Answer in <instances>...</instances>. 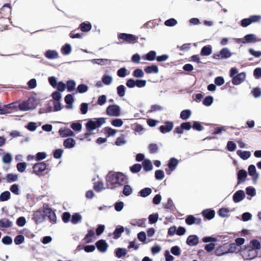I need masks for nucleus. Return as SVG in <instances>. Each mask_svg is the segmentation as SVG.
Returning <instances> with one entry per match:
<instances>
[{
    "instance_id": "1",
    "label": "nucleus",
    "mask_w": 261,
    "mask_h": 261,
    "mask_svg": "<svg viewBox=\"0 0 261 261\" xmlns=\"http://www.w3.org/2000/svg\"><path fill=\"white\" fill-rule=\"evenodd\" d=\"M125 176L121 172H110L106 176V185L108 189L113 190L114 187H110L116 184L122 186L125 182Z\"/></svg>"
},
{
    "instance_id": "2",
    "label": "nucleus",
    "mask_w": 261,
    "mask_h": 261,
    "mask_svg": "<svg viewBox=\"0 0 261 261\" xmlns=\"http://www.w3.org/2000/svg\"><path fill=\"white\" fill-rule=\"evenodd\" d=\"M105 122L106 119L103 117L89 119L86 123L87 132L85 134V138H88V136L92 134L93 130L100 127Z\"/></svg>"
},
{
    "instance_id": "3",
    "label": "nucleus",
    "mask_w": 261,
    "mask_h": 261,
    "mask_svg": "<svg viewBox=\"0 0 261 261\" xmlns=\"http://www.w3.org/2000/svg\"><path fill=\"white\" fill-rule=\"evenodd\" d=\"M42 209L44 211L45 218L47 217L51 223L56 224L57 221L56 210L50 207L48 203H44Z\"/></svg>"
},
{
    "instance_id": "4",
    "label": "nucleus",
    "mask_w": 261,
    "mask_h": 261,
    "mask_svg": "<svg viewBox=\"0 0 261 261\" xmlns=\"http://www.w3.org/2000/svg\"><path fill=\"white\" fill-rule=\"evenodd\" d=\"M48 166L46 161L38 162L33 165L31 173L40 177L43 175L42 172L47 169Z\"/></svg>"
},
{
    "instance_id": "5",
    "label": "nucleus",
    "mask_w": 261,
    "mask_h": 261,
    "mask_svg": "<svg viewBox=\"0 0 261 261\" xmlns=\"http://www.w3.org/2000/svg\"><path fill=\"white\" fill-rule=\"evenodd\" d=\"M257 251L254 250L249 246H246L245 248L240 252V254L245 259H252L255 258L258 255Z\"/></svg>"
},
{
    "instance_id": "6",
    "label": "nucleus",
    "mask_w": 261,
    "mask_h": 261,
    "mask_svg": "<svg viewBox=\"0 0 261 261\" xmlns=\"http://www.w3.org/2000/svg\"><path fill=\"white\" fill-rule=\"evenodd\" d=\"M32 219L36 225L42 223L45 220V216L43 209L39 208L33 212Z\"/></svg>"
},
{
    "instance_id": "7",
    "label": "nucleus",
    "mask_w": 261,
    "mask_h": 261,
    "mask_svg": "<svg viewBox=\"0 0 261 261\" xmlns=\"http://www.w3.org/2000/svg\"><path fill=\"white\" fill-rule=\"evenodd\" d=\"M106 113L110 117H119L121 114L120 107L116 104L109 105L107 108Z\"/></svg>"
},
{
    "instance_id": "8",
    "label": "nucleus",
    "mask_w": 261,
    "mask_h": 261,
    "mask_svg": "<svg viewBox=\"0 0 261 261\" xmlns=\"http://www.w3.org/2000/svg\"><path fill=\"white\" fill-rule=\"evenodd\" d=\"M118 38L129 43H134L138 39V37L135 35L125 33H120L118 36Z\"/></svg>"
},
{
    "instance_id": "9",
    "label": "nucleus",
    "mask_w": 261,
    "mask_h": 261,
    "mask_svg": "<svg viewBox=\"0 0 261 261\" xmlns=\"http://www.w3.org/2000/svg\"><path fill=\"white\" fill-rule=\"evenodd\" d=\"M95 244V248L96 247L97 250L101 253L106 252L109 247V245L106 241L103 239L98 240Z\"/></svg>"
},
{
    "instance_id": "10",
    "label": "nucleus",
    "mask_w": 261,
    "mask_h": 261,
    "mask_svg": "<svg viewBox=\"0 0 261 261\" xmlns=\"http://www.w3.org/2000/svg\"><path fill=\"white\" fill-rule=\"evenodd\" d=\"M59 134L62 138L72 137L75 135L72 130L66 127H61L59 130Z\"/></svg>"
},
{
    "instance_id": "11",
    "label": "nucleus",
    "mask_w": 261,
    "mask_h": 261,
    "mask_svg": "<svg viewBox=\"0 0 261 261\" xmlns=\"http://www.w3.org/2000/svg\"><path fill=\"white\" fill-rule=\"evenodd\" d=\"M173 122L172 121H166L165 122V125L159 127V130L162 134H166L171 132L173 128Z\"/></svg>"
},
{
    "instance_id": "12",
    "label": "nucleus",
    "mask_w": 261,
    "mask_h": 261,
    "mask_svg": "<svg viewBox=\"0 0 261 261\" xmlns=\"http://www.w3.org/2000/svg\"><path fill=\"white\" fill-rule=\"evenodd\" d=\"M53 112H54V108L52 101L50 100L45 103L44 107L39 109L38 114L41 115L43 113H48Z\"/></svg>"
},
{
    "instance_id": "13",
    "label": "nucleus",
    "mask_w": 261,
    "mask_h": 261,
    "mask_svg": "<svg viewBox=\"0 0 261 261\" xmlns=\"http://www.w3.org/2000/svg\"><path fill=\"white\" fill-rule=\"evenodd\" d=\"M248 174L252 177V179L254 183L256 182V181L259 177V174L256 172V169L255 165H250L248 168Z\"/></svg>"
},
{
    "instance_id": "14",
    "label": "nucleus",
    "mask_w": 261,
    "mask_h": 261,
    "mask_svg": "<svg viewBox=\"0 0 261 261\" xmlns=\"http://www.w3.org/2000/svg\"><path fill=\"white\" fill-rule=\"evenodd\" d=\"M245 197V193L242 190H239L236 191L232 196V199L234 202L239 203L243 200Z\"/></svg>"
},
{
    "instance_id": "15",
    "label": "nucleus",
    "mask_w": 261,
    "mask_h": 261,
    "mask_svg": "<svg viewBox=\"0 0 261 261\" xmlns=\"http://www.w3.org/2000/svg\"><path fill=\"white\" fill-rule=\"evenodd\" d=\"M246 77V73L244 72L240 73L234 76L232 79V83L234 85L241 84Z\"/></svg>"
},
{
    "instance_id": "16",
    "label": "nucleus",
    "mask_w": 261,
    "mask_h": 261,
    "mask_svg": "<svg viewBox=\"0 0 261 261\" xmlns=\"http://www.w3.org/2000/svg\"><path fill=\"white\" fill-rule=\"evenodd\" d=\"M64 101L66 103V109H70L73 108V103L74 101V94H68L64 97Z\"/></svg>"
},
{
    "instance_id": "17",
    "label": "nucleus",
    "mask_w": 261,
    "mask_h": 261,
    "mask_svg": "<svg viewBox=\"0 0 261 261\" xmlns=\"http://www.w3.org/2000/svg\"><path fill=\"white\" fill-rule=\"evenodd\" d=\"M247 176V173L244 169H241L237 173V184L240 185L244 182Z\"/></svg>"
},
{
    "instance_id": "18",
    "label": "nucleus",
    "mask_w": 261,
    "mask_h": 261,
    "mask_svg": "<svg viewBox=\"0 0 261 261\" xmlns=\"http://www.w3.org/2000/svg\"><path fill=\"white\" fill-rule=\"evenodd\" d=\"M5 107L9 111V114L17 111L19 110L18 101L17 100L9 104H5Z\"/></svg>"
},
{
    "instance_id": "19",
    "label": "nucleus",
    "mask_w": 261,
    "mask_h": 261,
    "mask_svg": "<svg viewBox=\"0 0 261 261\" xmlns=\"http://www.w3.org/2000/svg\"><path fill=\"white\" fill-rule=\"evenodd\" d=\"M44 56L48 59L54 60L59 57V53L56 50L48 49L44 54Z\"/></svg>"
},
{
    "instance_id": "20",
    "label": "nucleus",
    "mask_w": 261,
    "mask_h": 261,
    "mask_svg": "<svg viewBox=\"0 0 261 261\" xmlns=\"http://www.w3.org/2000/svg\"><path fill=\"white\" fill-rule=\"evenodd\" d=\"M199 238L197 235L189 236L186 241L187 244L190 246H194L198 244Z\"/></svg>"
},
{
    "instance_id": "21",
    "label": "nucleus",
    "mask_w": 261,
    "mask_h": 261,
    "mask_svg": "<svg viewBox=\"0 0 261 261\" xmlns=\"http://www.w3.org/2000/svg\"><path fill=\"white\" fill-rule=\"evenodd\" d=\"M202 214L206 219L210 220L214 218L215 216V212L212 209L207 208L203 210Z\"/></svg>"
},
{
    "instance_id": "22",
    "label": "nucleus",
    "mask_w": 261,
    "mask_h": 261,
    "mask_svg": "<svg viewBox=\"0 0 261 261\" xmlns=\"http://www.w3.org/2000/svg\"><path fill=\"white\" fill-rule=\"evenodd\" d=\"M76 82L74 80L69 79L66 81L65 86L68 92H72L75 90Z\"/></svg>"
},
{
    "instance_id": "23",
    "label": "nucleus",
    "mask_w": 261,
    "mask_h": 261,
    "mask_svg": "<svg viewBox=\"0 0 261 261\" xmlns=\"http://www.w3.org/2000/svg\"><path fill=\"white\" fill-rule=\"evenodd\" d=\"M75 144V140L70 137L65 139L63 142V146L67 149H70L74 147Z\"/></svg>"
},
{
    "instance_id": "24",
    "label": "nucleus",
    "mask_w": 261,
    "mask_h": 261,
    "mask_svg": "<svg viewBox=\"0 0 261 261\" xmlns=\"http://www.w3.org/2000/svg\"><path fill=\"white\" fill-rule=\"evenodd\" d=\"M156 53L154 50H150L146 54L142 56L143 59L149 61H153L156 59Z\"/></svg>"
},
{
    "instance_id": "25",
    "label": "nucleus",
    "mask_w": 261,
    "mask_h": 261,
    "mask_svg": "<svg viewBox=\"0 0 261 261\" xmlns=\"http://www.w3.org/2000/svg\"><path fill=\"white\" fill-rule=\"evenodd\" d=\"M256 36L254 34H249L246 35L244 38L243 39V40L242 42L243 43H250L252 42H254L257 41Z\"/></svg>"
},
{
    "instance_id": "26",
    "label": "nucleus",
    "mask_w": 261,
    "mask_h": 261,
    "mask_svg": "<svg viewBox=\"0 0 261 261\" xmlns=\"http://www.w3.org/2000/svg\"><path fill=\"white\" fill-rule=\"evenodd\" d=\"M159 71V69L158 66L155 64L147 66L144 68V71L147 74L158 73Z\"/></svg>"
},
{
    "instance_id": "27",
    "label": "nucleus",
    "mask_w": 261,
    "mask_h": 261,
    "mask_svg": "<svg viewBox=\"0 0 261 261\" xmlns=\"http://www.w3.org/2000/svg\"><path fill=\"white\" fill-rule=\"evenodd\" d=\"M248 246L252 248L254 250L257 251L258 253V251L261 248V243L258 240L256 239H253L250 241L249 245Z\"/></svg>"
},
{
    "instance_id": "28",
    "label": "nucleus",
    "mask_w": 261,
    "mask_h": 261,
    "mask_svg": "<svg viewBox=\"0 0 261 261\" xmlns=\"http://www.w3.org/2000/svg\"><path fill=\"white\" fill-rule=\"evenodd\" d=\"M72 51V46L70 44L66 43L61 48V52L64 56L69 55Z\"/></svg>"
},
{
    "instance_id": "29",
    "label": "nucleus",
    "mask_w": 261,
    "mask_h": 261,
    "mask_svg": "<svg viewBox=\"0 0 261 261\" xmlns=\"http://www.w3.org/2000/svg\"><path fill=\"white\" fill-rule=\"evenodd\" d=\"M13 222L8 218H2L0 219V227L3 228H9L12 226Z\"/></svg>"
},
{
    "instance_id": "30",
    "label": "nucleus",
    "mask_w": 261,
    "mask_h": 261,
    "mask_svg": "<svg viewBox=\"0 0 261 261\" xmlns=\"http://www.w3.org/2000/svg\"><path fill=\"white\" fill-rule=\"evenodd\" d=\"M178 160L175 158H171L168 161V167L170 169V171H174L178 164Z\"/></svg>"
},
{
    "instance_id": "31",
    "label": "nucleus",
    "mask_w": 261,
    "mask_h": 261,
    "mask_svg": "<svg viewBox=\"0 0 261 261\" xmlns=\"http://www.w3.org/2000/svg\"><path fill=\"white\" fill-rule=\"evenodd\" d=\"M70 127L75 132H80L82 130V123L80 120L72 121L70 124Z\"/></svg>"
},
{
    "instance_id": "32",
    "label": "nucleus",
    "mask_w": 261,
    "mask_h": 261,
    "mask_svg": "<svg viewBox=\"0 0 261 261\" xmlns=\"http://www.w3.org/2000/svg\"><path fill=\"white\" fill-rule=\"evenodd\" d=\"M18 178V175L13 173H7L4 178L8 183H12L16 181Z\"/></svg>"
},
{
    "instance_id": "33",
    "label": "nucleus",
    "mask_w": 261,
    "mask_h": 261,
    "mask_svg": "<svg viewBox=\"0 0 261 261\" xmlns=\"http://www.w3.org/2000/svg\"><path fill=\"white\" fill-rule=\"evenodd\" d=\"M212 53V47L210 45L203 46L200 50V55L202 56H208Z\"/></svg>"
},
{
    "instance_id": "34",
    "label": "nucleus",
    "mask_w": 261,
    "mask_h": 261,
    "mask_svg": "<svg viewBox=\"0 0 261 261\" xmlns=\"http://www.w3.org/2000/svg\"><path fill=\"white\" fill-rule=\"evenodd\" d=\"M237 154L240 157V158L243 160H247L251 156V153L249 151H243L242 150H238L237 151Z\"/></svg>"
},
{
    "instance_id": "35",
    "label": "nucleus",
    "mask_w": 261,
    "mask_h": 261,
    "mask_svg": "<svg viewBox=\"0 0 261 261\" xmlns=\"http://www.w3.org/2000/svg\"><path fill=\"white\" fill-rule=\"evenodd\" d=\"M13 160V156L11 153L5 152L2 156V162L4 164H9Z\"/></svg>"
},
{
    "instance_id": "36",
    "label": "nucleus",
    "mask_w": 261,
    "mask_h": 261,
    "mask_svg": "<svg viewBox=\"0 0 261 261\" xmlns=\"http://www.w3.org/2000/svg\"><path fill=\"white\" fill-rule=\"evenodd\" d=\"M143 170L146 171H150L152 170L153 166L151 162L148 159H145L142 163Z\"/></svg>"
},
{
    "instance_id": "37",
    "label": "nucleus",
    "mask_w": 261,
    "mask_h": 261,
    "mask_svg": "<svg viewBox=\"0 0 261 261\" xmlns=\"http://www.w3.org/2000/svg\"><path fill=\"white\" fill-rule=\"evenodd\" d=\"M25 241V238L22 233L21 231L14 238V242L15 245H20L23 243Z\"/></svg>"
},
{
    "instance_id": "38",
    "label": "nucleus",
    "mask_w": 261,
    "mask_h": 261,
    "mask_svg": "<svg viewBox=\"0 0 261 261\" xmlns=\"http://www.w3.org/2000/svg\"><path fill=\"white\" fill-rule=\"evenodd\" d=\"M82 220V215L80 213H75L71 217L70 221L73 224H76Z\"/></svg>"
},
{
    "instance_id": "39",
    "label": "nucleus",
    "mask_w": 261,
    "mask_h": 261,
    "mask_svg": "<svg viewBox=\"0 0 261 261\" xmlns=\"http://www.w3.org/2000/svg\"><path fill=\"white\" fill-rule=\"evenodd\" d=\"M124 231V228L122 226H119L118 227H116L114 231L113 234L114 239H119L122 234Z\"/></svg>"
},
{
    "instance_id": "40",
    "label": "nucleus",
    "mask_w": 261,
    "mask_h": 261,
    "mask_svg": "<svg viewBox=\"0 0 261 261\" xmlns=\"http://www.w3.org/2000/svg\"><path fill=\"white\" fill-rule=\"evenodd\" d=\"M152 193V190L150 188H144L139 192L140 196L145 198L150 195Z\"/></svg>"
},
{
    "instance_id": "41",
    "label": "nucleus",
    "mask_w": 261,
    "mask_h": 261,
    "mask_svg": "<svg viewBox=\"0 0 261 261\" xmlns=\"http://www.w3.org/2000/svg\"><path fill=\"white\" fill-rule=\"evenodd\" d=\"M11 199V193L9 191H5L0 194V202H4Z\"/></svg>"
},
{
    "instance_id": "42",
    "label": "nucleus",
    "mask_w": 261,
    "mask_h": 261,
    "mask_svg": "<svg viewBox=\"0 0 261 261\" xmlns=\"http://www.w3.org/2000/svg\"><path fill=\"white\" fill-rule=\"evenodd\" d=\"M10 191L16 195H19L21 194L19 186L17 184H14L10 187Z\"/></svg>"
},
{
    "instance_id": "43",
    "label": "nucleus",
    "mask_w": 261,
    "mask_h": 261,
    "mask_svg": "<svg viewBox=\"0 0 261 261\" xmlns=\"http://www.w3.org/2000/svg\"><path fill=\"white\" fill-rule=\"evenodd\" d=\"M220 53L221 55L222 59H228L230 58L232 54L228 48L225 47L223 48L220 51Z\"/></svg>"
},
{
    "instance_id": "44",
    "label": "nucleus",
    "mask_w": 261,
    "mask_h": 261,
    "mask_svg": "<svg viewBox=\"0 0 261 261\" xmlns=\"http://www.w3.org/2000/svg\"><path fill=\"white\" fill-rule=\"evenodd\" d=\"M116 256L121 258L127 254V250L124 248H118L115 250Z\"/></svg>"
},
{
    "instance_id": "45",
    "label": "nucleus",
    "mask_w": 261,
    "mask_h": 261,
    "mask_svg": "<svg viewBox=\"0 0 261 261\" xmlns=\"http://www.w3.org/2000/svg\"><path fill=\"white\" fill-rule=\"evenodd\" d=\"M191 115V111L189 109L182 110L180 114V118L184 120H187Z\"/></svg>"
},
{
    "instance_id": "46",
    "label": "nucleus",
    "mask_w": 261,
    "mask_h": 261,
    "mask_svg": "<svg viewBox=\"0 0 261 261\" xmlns=\"http://www.w3.org/2000/svg\"><path fill=\"white\" fill-rule=\"evenodd\" d=\"M48 82L50 86L53 88H56L58 87V78L55 76H51L48 77Z\"/></svg>"
},
{
    "instance_id": "47",
    "label": "nucleus",
    "mask_w": 261,
    "mask_h": 261,
    "mask_svg": "<svg viewBox=\"0 0 261 261\" xmlns=\"http://www.w3.org/2000/svg\"><path fill=\"white\" fill-rule=\"evenodd\" d=\"M133 192V190L131 186L129 185H125L124 186L122 194L125 196H128L130 195Z\"/></svg>"
},
{
    "instance_id": "48",
    "label": "nucleus",
    "mask_w": 261,
    "mask_h": 261,
    "mask_svg": "<svg viewBox=\"0 0 261 261\" xmlns=\"http://www.w3.org/2000/svg\"><path fill=\"white\" fill-rule=\"evenodd\" d=\"M37 123L32 121L28 122L27 125H25V128L32 132H35L37 129Z\"/></svg>"
},
{
    "instance_id": "49",
    "label": "nucleus",
    "mask_w": 261,
    "mask_h": 261,
    "mask_svg": "<svg viewBox=\"0 0 261 261\" xmlns=\"http://www.w3.org/2000/svg\"><path fill=\"white\" fill-rule=\"evenodd\" d=\"M214 101V98L212 96H206L204 98L202 101L203 105L206 107H209L212 105Z\"/></svg>"
},
{
    "instance_id": "50",
    "label": "nucleus",
    "mask_w": 261,
    "mask_h": 261,
    "mask_svg": "<svg viewBox=\"0 0 261 261\" xmlns=\"http://www.w3.org/2000/svg\"><path fill=\"white\" fill-rule=\"evenodd\" d=\"M18 101V106H19V110L21 111H27L28 110H24L25 108H28L29 107V105L27 101V100H19Z\"/></svg>"
},
{
    "instance_id": "51",
    "label": "nucleus",
    "mask_w": 261,
    "mask_h": 261,
    "mask_svg": "<svg viewBox=\"0 0 261 261\" xmlns=\"http://www.w3.org/2000/svg\"><path fill=\"white\" fill-rule=\"evenodd\" d=\"M93 64L99 65H104L108 64V60L107 59H95L90 60Z\"/></svg>"
},
{
    "instance_id": "52",
    "label": "nucleus",
    "mask_w": 261,
    "mask_h": 261,
    "mask_svg": "<svg viewBox=\"0 0 261 261\" xmlns=\"http://www.w3.org/2000/svg\"><path fill=\"white\" fill-rule=\"evenodd\" d=\"M229 210L228 208H221L218 211V215L222 218L228 217L229 216Z\"/></svg>"
},
{
    "instance_id": "53",
    "label": "nucleus",
    "mask_w": 261,
    "mask_h": 261,
    "mask_svg": "<svg viewBox=\"0 0 261 261\" xmlns=\"http://www.w3.org/2000/svg\"><path fill=\"white\" fill-rule=\"evenodd\" d=\"M64 150L62 148H57L53 151V156L56 159H60L62 157Z\"/></svg>"
},
{
    "instance_id": "54",
    "label": "nucleus",
    "mask_w": 261,
    "mask_h": 261,
    "mask_svg": "<svg viewBox=\"0 0 261 261\" xmlns=\"http://www.w3.org/2000/svg\"><path fill=\"white\" fill-rule=\"evenodd\" d=\"M125 90L126 88L123 85H119L116 88L117 93L120 97H122L125 95Z\"/></svg>"
},
{
    "instance_id": "55",
    "label": "nucleus",
    "mask_w": 261,
    "mask_h": 261,
    "mask_svg": "<svg viewBox=\"0 0 261 261\" xmlns=\"http://www.w3.org/2000/svg\"><path fill=\"white\" fill-rule=\"evenodd\" d=\"M240 251V248L235 243H231L229 245V248L226 251L228 253H232L237 251Z\"/></svg>"
},
{
    "instance_id": "56",
    "label": "nucleus",
    "mask_w": 261,
    "mask_h": 261,
    "mask_svg": "<svg viewBox=\"0 0 261 261\" xmlns=\"http://www.w3.org/2000/svg\"><path fill=\"white\" fill-rule=\"evenodd\" d=\"M101 80L105 85H110L112 82L113 78L111 75L105 74L102 76Z\"/></svg>"
},
{
    "instance_id": "57",
    "label": "nucleus",
    "mask_w": 261,
    "mask_h": 261,
    "mask_svg": "<svg viewBox=\"0 0 261 261\" xmlns=\"http://www.w3.org/2000/svg\"><path fill=\"white\" fill-rule=\"evenodd\" d=\"M27 167V163L24 162H19L17 164L16 167L18 171L20 173H23L25 171Z\"/></svg>"
},
{
    "instance_id": "58",
    "label": "nucleus",
    "mask_w": 261,
    "mask_h": 261,
    "mask_svg": "<svg viewBox=\"0 0 261 261\" xmlns=\"http://www.w3.org/2000/svg\"><path fill=\"white\" fill-rule=\"evenodd\" d=\"M51 97L53 98L52 101H60L61 102L62 98V94L61 92L58 91H54L51 94Z\"/></svg>"
},
{
    "instance_id": "59",
    "label": "nucleus",
    "mask_w": 261,
    "mask_h": 261,
    "mask_svg": "<svg viewBox=\"0 0 261 261\" xmlns=\"http://www.w3.org/2000/svg\"><path fill=\"white\" fill-rule=\"evenodd\" d=\"M1 241L4 245H10L12 244L13 239L11 236L6 235L2 238Z\"/></svg>"
},
{
    "instance_id": "60",
    "label": "nucleus",
    "mask_w": 261,
    "mask_h": 261,
    "mask_svg": "<svg viewBox=\"0 0 261 261\" xmlns=\"http://www.w3.org/2000/svg\"><path fill=\"white\" fill-rule=\"evenodd\" d=\"M94 190L97 192H100L105 188L103 187V184L102 181H99L94 184L93 186Z\"/></svg>"
},
{
    "instance_id": "61",
    "label": "nucleus",
    "mask_w": 261,
    "mask_h": 261,
    "mask_svg": "<svg viewBox=\"0 0 261 261\" xmlns=\"http://www.w3.org/2000/svg\"><path fill=\"white\" fill-rule=\"evenodd\" d=\"M132 75L136 78H141L144 76V73L142 69L140 68H137L134 70Z\"/></svg>"
},
{
    "instance_id": "62",
    "label": "nucleus",
    "mask_w": 261,
    "mask_h": 261,
    "mask_svg": "<svg viewBox=\"0 0 261 261\" xmlns=\"http://www.w3.org/2000/svg\"><path fill=\"white\" fill-rule=\"evenodd\" d=\"M94 235V231L91 229L89 230L87 234L85 236L84 238V240L86 241L87 243H90L92 242V237H93Z\"/></svg>"
},
{
    "instance_id": "63",
    "label": "nucleus",
    "mask_w": 261,
    "mask_h": 261,
    "mask_svg": "<svg viewBox=\"0 0 261 261\" xmlns=\"http://www.w3.org/2000/svg\"><path fill=\"white\" fill-rule=\"evenodd\" d=\"M71 215L69 212H64L61 216L62 221L65 223H67L70 222L71 220Z\"/></svg>"
},
{
    "instance_id": "64",
    "label": "nucleus",
    "mask_w": 261,
    "mask_h": 261,
    "mask_svg": "<svg viewBox=\"0 0 261 261\" xmlns=\"http://www.w3.org/2000/svg\"><path fill=\"white\" fill-rule=\"evenodd\" d=\"M158 218L159 214L158 213L152 214L148 218L149 222L151 224L155 223L158 221Z\"/></svg>"
}]
</instances>
